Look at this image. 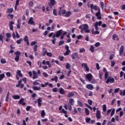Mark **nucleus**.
Wrapping results in <instances>:
<instances>
[{"mask_svg":"<svg viewBox=\"0 0 125 125\" xmlns=\"http://www.w3.org/2000/svg\"><path fill=\"white\" fill-rule=\"evenodd\" d=\"M60 10L59 11V15L61 16V15H64L66 13V10L62 9V7L59 8Z\"/></svg>","mask_w":125,"mask_h":125,"instance_id":"4","label":"nucleus"},{"mask_svg":"<svg viewBox=\"0 0 125 125\" xmlns=\"http://www.w3.org/2000/svg\"><path fill=\"white\" fill-rule=\"evenodd\" d=\"M82 66L84 67L86 72H89V68L87 66V64L86 63H82Z\"/></svg>","mask_w":125,"mask_h":125,"instance_id":"17","label":"nucleus"},{"mask_svg":"<svg viewBox=\"0 0 125 125\" xmlns=\"http://www.w3.org/2000/svg\"><path fill=\"white\" fill-rule=\"evenodd\" d=\"M46 85H48V82L46 83L45 84H41L42 87H45Z\"/></svg>","mask_w":125,"mask_h":125,"instance_id":"47","label":"nucleus"},{"mask_svg":"<svg viewBox=\"0 0 125 125\" xmlns=\"http://www.w3.org/2000/svg\"><path fill=\"white\" fill-rule=\"evenodd\" d=\"M53 14L55 16H57V11L55 9H53Z\"/></svg>","mask_w":125,"mask_h":125,"instance_id":"52","label":"nucleus"},{"mask_svg":"<svg viewBox=\"0 0 125 125\" xmlns=\"http://www.w3.org/2000/svg\"><path fill=\"white\" fill-rule=\"evenodd\" d=\"M108 77H109V73H108V72H106L104 74L105 80H107V79H108Z\"/></svg>","mask_w":125,"mask_h":125,"instance_id":"38","label":"nucleus"},{"mask_svg":"<svg viewBox=\"0 0 125 125\" xmlns=\"http://www.w3.org/2000/svg\"><path fill=\"white\" fill-rule=\"evenodd\" d=\"M69 105H72L74 106V104H75V101H74V99L71 98L69 100Z\"/></svg>","mask_w":125,"mask_h":125,"instance_id":"23","label":"nucleus"},{"mask_svg":"<svg viewBox=\"0 0 125 125\" xmlns=\"http://www.w3.org/2000/svg\"><path fill=\"white\" fill-rule=\"evenodd\" d=\"M77 104H78V105H79V106H80V107H83V103H82V102H81V101H78Z\"/></svg>","mask_w":125,"mask_h":125,"instance_id":"37","label":"nucleus"},{"mask_svg":"<svg viewBox=\"0 0 125 125\" xmlns=\"http://www.w3.org/2000/svg\"><path fill=\"white\" fill-rule=\"evenodd\" d=\"M55 24H53L51 26V29H52V31L53 32V31H54V29H55Z\"/></svg>","mask_w":125,"mask_h":125,"instance_id":"59","label":"nucleus"},{"mask_svg":"<svg viewBox=\"0 0 125 125\" xmlns=\"http://www.w3.org/2000/svg\"><path fill=\"white\" fill-rule=\"evenodd\" d=\"M4 37V33H1L0 34V41H1V42H3V37Z\"/></svg>","mask_w":125,"mask_h":125,"instance_id":"28","label":"nucleus"},{"mask_svg":"<svg viewBox=\"0 0 125 125\" xmlns=\"http://www.w3.org/2000/svg\"><path fill=\"white\" fill-rule=\"evenodd\" d=\"M16 75L19 76V77H20L21 78L23 77V74L21 73V70H17Z\"/></svg>","mask_w":125,"mask_h":125,"instance_id":"25","label":"nucleus"},{"mask_svg":"<svg viewBox=\"0 0 125 125\" xmlns=\"http://www.w3.org/2000/svg\"><path fill=\"white\" fill-rule=\"evenodd\" d=\"M42 98L40 97L37 100L38 106V107H41L42 106Z\"/></svg>","mask_w":125,"mask_h":125,"instance_id":"15","label":"nucleus"},{"mask_svg":"<svg viewBox=\"0 0 125 125\" xmlns=\"http://www.w3.org/2000/svg\"><path fill=\"white\" fill-rule=\"evenodd\" d=\"M23 40L24 41V42H26V44L27 45H29V44H30V43H29V37H28L27 36H25L23 38Z\"/></svg>","mask_w":125,"mask_h":125,"instance_id":"19","label":"nucleus"},{"mask_svg":"<svg viewBox=\"0 0 125 125\" xmlns=\"http://www.w3.org/2000/svg\"><path fill=\"white\" fill-rule=\"evenodd\" d=\"M32 88H33V90H34V91H37V90L40 91V90H41V87L36 86H33L32 87Z\"/></svg>","mask_w":125,"mask_h":125,"instance_id":"27","label":"nucleus"},{"mask_svg":"<svg viewBox=\"0 0 125 125\" xmlns=\"http://www.w3.org/2000/svg\"><path fill=\"white\" fill-rule=\"evenodd\" d=\"M6 75L7 77H8V78H9V77L11 76V74H10V72H7L6 73Z\"/></svg>","mask_w":125,"mask_h":125,"instance_id":"60","label":"nucleus"},{"mask_svg":"<svg viewBox=\"0 0 125 125\" xmlns=\"http://www.w3.org/2000/svg\"><path fill=\"white\" fill-rule=\"evenodd\" d=\"M90 5L91 9H94V10H97L98 9V7L96 5H93V4H91Z\"/></svg>","mask_w":125,"mask_h":125,"instance_id":"22","label":"nucleus"},{"mask_svg":"<svg viewBox=\"0 0 125 125\" xmlns=\"http://www.w3.org/2000/svg\"><path fill=\"white\" fill-rule=\"evenodd\" d=\"M102 24V21H99V22L98 21L96 22L94 24V27L96 31H94V28H92V34L94 35H99V34H100V32L98 31V26H101Z\"/></svg>","mask_w":125,"mask_h":125,"instance_id":"1","label":"nucleus"},{"mask_svg":"<svg viewBox=\"0 0 125 125\" xmlns=\"http://www.w3.org/2000/svg\"><path fill=\"white\" fill-rule=\"evenodd\" d=\"M86 123H89L90 122V118H85Z\"/></svg>","mask_w":125,"mask_h":125,"instance_id":"63","label":"nucleus"},{"mask_svg":"<svg viewBox=\"0 0 125 125\" xmlns=\"http://www.w3.org/2000/svg\"><path fill=\"white\" fill-rule=\"evenodd\" d=\"M5 36H6V42H8L9 41H10V38H11V34L10 33H7L5 34Z\"/></svg>","mask_w":125,"mask_h":125,"instance_id":"8","label":"nucleus"},{"mask_svg":"<svg viewBox=\"0 0 125 125\" xmlns=\"http://www.w3.org/2000/svg\"><path fill=\"white\" fill-rule=\"evenodd\" d=\"M61 114H67V111L65 110L63 108L60 111Z\"/></svg>","mask_w":125,"mask_h":125,"instance_id":"50","label":"nucleus"},{"mask_svg":"<svg viewBox=\"0 0 125 125\" xmlns=\"http://www.w3.org/2000/svg\"><path fill=\"white\" fill-rule=\"evenodd\" d=\"M9 98V92L7 93L5 97V102H8V99Z\"/></svg>","mask_w":125,"mask_h":125,"instance_id":"31","label":"nucleus"},{"mask_svg":"<svg viewBox=\"0 0 125 125\" xmlns=\"http://www.w3.org/2000/svg\"><path fill=\"white\" fill-rule=\"evenodd\" d=\"M85 112L86 115L87 116H88V115H89V110H88V109L85 108Z\"/></svg>","mask_w":125,"mask_h":125,"instance_id":"43","label":"nucleus"},{"mask_svg":"<svg viewBox=\"0 0 125 125\" xmlns=\"http://www.w3.org/2000/svg\"><path fill=\"white\" fill-rule=\"evenodd\" d=\"M50 4L52 6H53L54 5V4H55V0H50Z\"/></svg>","mask_w":125,"mask_h":125,"instance_id":"35","label":"nucleus"},{"mask_svg":"<svg viewBox=\"0 0 125 125\" xmlns=\"http://www.w3.org/2000/svg\"><path fill=\"white\" fill-rule=\"evenodd\" d=\"M4 77H5L4 73H2L1 74H0V81H2V79H4Z\"/></svg>","mask_w":125,"mask_h":125,"instance_id":"33","label":"nucleus"},{"mask_svg":"<svg viewBox=\"0 0 125 125\" xmlns=\"http://www.w3.org/2000/svg\"><path fill=\"white\" fill-rule=\"evenodd\" d=\"M14 24V22L13 21L9 22V26L10 30H11V31H13V24Z\"/></svg>","mask_w":125,"mask_h":125,"instance_id":"14","label":"nucleus"},{"mask_svg":"<svg viewBox=\"0 0 125 125\" xmlns=\"http://www.w3.org/2000/svg\"><path fill=\"white\" fill-rule=\"evenodd\" d=\"M90 50L92 52H94V46L91 45L90 48Z\"/></svg>","mask_w":125,"mask_h":125,"instance_id":"49","label":"nucleus"},{"mask_svg":"<svg viewBox=\"0 0 125 125\" xmlns=\"http://www.w3.org/2000/svg\"><path fill=\"white\" fill-rule=\"evenodd\" d=\"M71 57L72 59H75V58H79V54L78 53H73L71 55Z\"/></svg>","mask_w":125,"mask_h":125,"instance_id":"16","label":"nucleus"},{"mask_svg":"<svg viewBox=\"0 0 125 125\" xmlns=\"http://www.w3.org/2000/svg\"><path fill=\"white\" fill-rule=\"evenodd\" d=\"M47 56H48L49 57H51L52 56V53H51V52H47Z\"/></svg>","mask_w":125,"mask_h":125,"instance_id":"61","label":"nucleus"},{"mask_svg":"<svg viewBox=\"0 0 125 125\" xmlns=\"http://www.w3.org/2000/svg\"><path fill=\"white\" fill-rule=\"evenodd\" d=\"M71 13H72L70 11H67L66 12H65V13L64 14L65 17H69V16H70V15H71Z\"/></svg>","mask_w":125,"mask_h":125,"instance_id":"30","label":"nucleus"},{"mask_svg":"<svg viewBox=\"0 0 125 125\" xmlns=\"http://www.w3.org/2000/svg\"><path fill=\"white\" fill-rule=\"evenodd\" d=\"M86 87L87 89H89V90H92V89H93V85L91 84H87L86 85Z\"/></svg>","mask_w":125,"mask_h":125,"instance_id":"13","label":"nucleus"},{"mask_svg":"<svg viewBox=\"0 0 125 125\" xmlns=\"http://www.w3.org/2000/svg\"><path fill=\"white\" fill-rule=\"evenodd\" d=\"M65 68L67 70H69V69L71 68V65L70 64V63H67V64L66 65Z\"/></svg>","mask_w":125,"mask_h":125,"instance_id":"48","label":"nucleus"},{"mask_svg":"<svg viewBox=\"0 0 125 125\" xmlns=\"http://www.w3.org/2000/svg\"><path fill=\"white\" fill-rule=\"evenodd\" d=\"M114 57H115V54H111L109 56L110 60H113V58H114Z\"/></svg>","mask_w":125,"mask_h":125,"instance_id":"44","label":"nucleus"},{"mask_svg":"<svg viewBox=\"0 0 125 125\" xmlns=\"http://www.w3.org/2000/svg\"><path fill=\"white\" fill-rule=\"evenodd\" d=\"M58 80V77L57 76H55L54 78L51 79V81H55V83H57V81Z\"/></svg>","mask_w":125,"mask_h":125,"instance_id":"32","label":"nucleus"},{"mask_svg":"<svg viewBox=\"0 0 125 125\" xmlns=\"http://www.w3.org/2000/svg\"><path fill=\"white\" fill-rule=\"evenodd\" d=\"M44 116H45V112H44V110H42L41 113V117L42 118H44Z\"/></svg>","mask_w":125,"mask_h":125,"instance_id":"34","label":"nucleus"},{"mask_svg":"<svg viewBox=\"0 0 125 125\" xmlns=\"http://www.w3.org/2000/svg\"><path fill=\"white\" fill-rule=\"evenodd\" d=\"M96 16L97 17V19L101 20V14L100 13V9L98 10V12L96 13Z\"/></svg>","mask_w":125,"mask_h":125,"instance_id":"12","label":"nucleus"},{"mask_svg":"<svg viewBox=\"0 0 125 125\" xmlns=\"http://www.w3.org/2000/svg\"><path fill=\"white\" fill-rule=\"evenodd\" d=\"M99 76L100 80H102V76H103V73L102 72H100L99 74Z\"/></svg>","mask_w":125,"mask_h":125,"instance_id":"57","label":"nucleus"},{"mask_svg":"<svg viewBox=\"0 0 125 125\" xmlns=\"http://www.w3.org/2000/svg\"><path fill=\"white\" fill-rule=\"evenodd\" d=\"M37 44V42L34 41V42H31L30 44H31V46H33V45H35V44Z\"/></svg>","mask_w":125,"mask_h":125,"instance_id":"64","label":"nucleus"},{"mask_svg":"<svg viewBox=\"0 0 125 125\" xmlns=\"http://www.w3.org/2000/svg\"><path fill=\"white\" fill-rule=\"evenodd\" d=\"M65 47L66 51L65 53H64V56H66L67 55H69V54L70 53V52L71 51L70 50V49H69V46L66 45Z\"/></svg>","mask_w":125,"mask_h":125,"instance_id":"10","label":"nucleus"},{"mask_svg":"<svg viewBox=\"0 0 125 125\" xmlns=\"http://www.w3.org/2000/svg\"><path fill=\"white\" fill-rule=\"evenodd\" d=\"M124 48H125V47H124V46L122 45L120 47L119 50V55L120 56H121V57H123V56H124Z\"/></svg>","mask_w":125,"mask_h":125,"instance_id":"9","label":"nucleus"},{"mask_svg":"<svg viewBox=\"0 0 125 125\" xmlns=\"http://www.w3.org/2000/svg\"><path fill=\"white\" fill-rule=\"evenodd\" d=\"M33 76L32 77V79H33V80L38 79V74L37 73V72H36L35 70L33 71Z\"/></svg>","mask_w":125,"mask_h":125,"instance_id":"18","label":"nucleus"},{"mask_svg":"<svg viewBox=\"0 0 125 125\" xmlns=\"http://www.w3.org/2000/svg\"><path fill=\"white\" fill-rule=\"evenodd\" d=\"M120 91V88H117L114 89V93H118Z\"/></svg>","mask_w":125,"mask_h":125,"instance_id":"54","label":"nucleus"},{"mask_svg":"<svg viewBox=\"0 0 125 125\" xmlns=\"http://www.w3.org/2000/svg\"><path fill=\"white\" fill-rule=\"evenodd\" d=\"M22 41H23L22 38H20L19 40H17L16 42L17 44H20V43H21V42H22Z\"/></svg>","mask_w":125,"mask_h":125,"instance_id":"41","label":"nucleus"},{"mask_svg":"<svg viewBox=\"0 0 125 125\" xmlns=\"http://www.w3.org/2000/svg\"><path fill=\"white\" fill-rule=\"evenodd\" d=\"M73 96H75V94L70 92L67 94V98H70V97H73Z\"/></svg>","mask_w":125,"mask_h":125,"instance_id":"24","label":"nucleus"},{"mask_svg":"<svg viewBox=\"0 0 125 125\" xmlns=\"http://www.w3.org/2000/svg\"><path fill=\"white\" fill-rule=\"evenodd\" d=\"M112 39H113V40H116V41H118V40H119V38H118V36H117L116 35H114L112 36Z\"/></svg>","mask_w":125,"mask_h":125,"instance_id":"36","label":"nucleus"},{"mask_svg":"<svg viewBox=\"0 0 125 125\" xmlns=\"http://www.w3.org/2000/svg\"><path fill=\"white\" fill-rule=\"evenodd\" d=\"M109 83H115V79L111 77H108L106 81V83L108 84Z\"/></svg>","mask_w":125,"mask_h":125,"instance_id":"3","label":"nucleus"},{"mask_svg":"<svg viewBox=\"0 0 125 125\" xmlns=\"http://www.w3.org/2000/svg\"><path fill=\"white\" fill-rule=\"evenodd\" d=\"M53 92H58V88L57 87L53 88L52 89Z\"/></svg>","mask_w":125,"mask_h":125,"instance_id":"51","label":"nucleus"},{"mask_svg":"<svg viewBox=\"0 0 125 125\" xmlns=\"http://www.w3.org/2000/svg\"><path fill=\"white\" fill-rule=\"evenodd\" d=\"M42 54L43 56H45V55H47V51L43 50V49Z\"/></svg>","mask_w":125,"mask_h":125,"instance_id":"40","label":"nucleus"},{"mask_svg":"<svg viewBox=\"0 0 125 125\" xmlns=\"http://www.w3.org/2000/svg\"><path fill=\"white\" fill-rule=\"evenodd\" d=\"M79 29L81 30V33H82V34L83 33V31L84 32H85V33H90L89 26H88V25L86 24H82V25H80L79 26Z\"/></svg>","mask_w":125,"mask_h":125,"instance_id":"2","label":"nucleus"},{"mask_svg":"<svg viewBox=\"0 0 125 125\" xmlns=\"http://www.w3.org/2000/svg\"><path fill=\"white\" fill-rule=\"evenodd\" d=\"M7 11L8 13H12V12H13V8H11L8 9Z\"/></svg>","mask_w":125,"mask_h":125,"instance_id":"39","label":"nucleus"},{"mask_svg":"<svg viewBox=\"0 0 125 125\" xmlns=\"http://www.w3.org/2000/svg\"><path fill=\"white\" fill-rule=\"evenodd\" d=\"M19 104L20 105H22L23 106H25L26 105V103L24 102V98H21L20 101H19Z\"/></svg>","mask_w":125,"mask_h":125,"instance_id":"11","label":"nucleus"},{"mask_svg":"<svg viewBox=\"0 0 125 125\" xmlns=\"http://www.w3.org/2000/svg\"><path fill=\"white\" fill-rule=\"evenodd\" d=\"M15 55H16L17 56L19 57L21 55V53L19 51H17L15 52Z\"/></svg>","mask_w":125,"mask_h":125,"instance_id":"46","label":"nucleus"},{"mask_svg":"<svg viewBox=\"0 0 125 125\" xmlns=\"http://www.w3.org/2000/svg\"><path fill=\"white\" fill-rule=\"evenodd\" d=\"M96 117L97 119H101V113H100V111L99 110L97 111Z\"/></svg>","mask_w":125,"mask_h":125,"instance_id":"20","label":"nucleus"},{"mask_svg":"<svg viewBox=\"0 0 125 125\" xmlns=\"http://www.w3.org/2000/svg\"><path fill=\"white\" fill-rule=\"evenodd\" d=\"M56 37L55 36H54V35L52 37V39L53 40H51V41H52V42L53 43V44H55V42H56Z\"/></svg>","mask_w":125,"mask_h":125,"instance_id":"29","label":"nucleus"},{"mask_svg":"<svg viewBox=\"0 0 125 125\" xmlns=\"http://www.w3.org/2000/svg\"><path fill=\"white\" fill-rule=\"evenodd\" d=\"M37 48H38V45H35L33 48V51H34V52H36L37 50Z\"/></svg>","mask_w":125,"mask_h":125,"instance_id":"45","label":"nucleus"},{"mask_svg":"<svg viewBox=\"0 0 125 125\" xmlns=\"http://www.w3.org/2000/svg\"><path fill=\"white\" fill-rule=\"evenodd\" d=\"M79 51L81 53H83V52H84V51H85V49H84V48H82L80 49Z\"/></svg>","mask_w":125,"mask_h":125,"instance_id":"53","label":"nucleus"},{"mask_svg":"<svg viewBox=\"0 0 125 125\" xmlns=\"http://www.w3.org/2000/svg\"><path fill=\"white\" fill-rule=\"evenodd\" d=\"M31 108H32V106H27L26 108V110L27 112H29V111H30V110L31 109Z\"/></svg>","mask_w":125,"mask_h":125,"instance_id":"58","label":"nucleus"},{"mask_svg":"<svg viewBox=\"0 0 125 125\" xmlns=\"http://www.w3.org/2000/svg\"><path fill=\"white\" fill-rule=\"evenodd\" d=\"M28 24H29L30 25H33V26L36 25V23H35V21H34V19L33 17H30L28 21Z\"/></svg>","mask_w":125,"mask_h":125,"instance_id":"6","label":"nucleus"},{"mask_svg":"<svg viewBox=\"0 0 125 125\" xmlns=\"http://www.w3.org/2000/svg\"><path fill=\"white\" fill-rule=\"evenodd\" d=\"M114 115H115V108H113L110 114V117H113Z\"/></svg>","mask_w":125,"mask_h":125,"instance_id":"42","label":"nucleus"},{"mask_svg":"<svg viewBox=\"0 0 125 125\" xmlns=\"http://www.w3.org/2000/svg\"><path fill=\"white\" fill-rule=\"evenodd\" d=\"M12 98L13 99H15V100H17L18 99H20V96L18 95H14L12 96Z\"/></svg>","mask_w":125,"mask_h":125,"instance_id":"26","label":"nucleus"},{"mask_svg":"<svg viewBox=\"0 0 125 125\" xmlns=\"http://www.w3.org/2000/svg\"><path fill=\"white\" fill-rule=\"evenodd\" d=\"M100 45V42H97L95 44V46H96V47H98V46H99Z\"/></svg>","mask_w":125,"mask_h":125,"instance_id":"62","label":"nucleus"},{"mask_svg":"<svg viewBox=\"0 0 125 125\" xmlns=\"http://www.w3.org/2000/svg\"><path fill=\"white\" fill-rule=\"evenodd\" d=\"M85 79L87 80L88 82H91L92 80V74L91 73H88L85 75Z\"/></svg>","mask_w":125,"mask_h":125,"instance_id":"5","label":"nucleus"},{"mask_svg":"<svg viewBox=\"0 0 125 125\" xmlns=\"http://www.w3.org/2000/svg\"><path fill=\"white\" fill-rule=\"evenodd\" d=\"M59 92V93H60V94L64 95L66 92V91L64 90V89H63V88H60Z\"/></svg>","mask_w":125,"mask_h":125,"instance_id":"21","label":"nucleus"},{"mask_svg":"<svg viewBox=\"0 0 125 125\" xmlns=\"http://www.w3.org/2000/svg\"><path fill=\"white\" fill-rule=\"evenodd\" d=\"M103 109L104 112H105V111H106L107 106H106V104L103 105Z\"/></svg>","mask_w":125,"mask_h":125,"instance_id":"55","label":"nucleus"},{"mask_svg":"<svg viewBox=\"0 0 125 125\" xmlns=\"http://www.w3.org/2000/svg\"><path fill=\"white\" fill-rule=\"evenodd\" d=\"M37 81H38V80H36L33 82V85H39L40 84Z\"/></svg>","mask_w":125,"mask_h":125,"instance_id":"56","label":"nucleus"},{"mask_svg":"<svg viewBox=\"0 0 125 125\" xmlns=\"http://www.w3.org/2000/svg\"><path fill=\"white\" fill-rule=\"evenodd\" d=\"M62 32H63V30L62 29L57 31L56 34L54 35V36L56 37V38H59L60 35L62 34Z\"/></svg>","mask_w":125,"mask_h":125,"instance_id":"7","label":"nucleus"}]
</instances>
